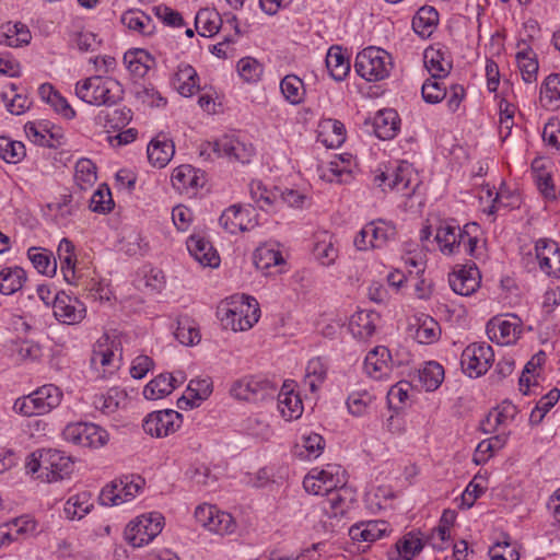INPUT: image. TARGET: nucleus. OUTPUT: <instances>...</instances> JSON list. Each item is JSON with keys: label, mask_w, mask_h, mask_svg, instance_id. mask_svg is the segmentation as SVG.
Listing matches in <instances>:
<instances>
[{"label": "nucleus", "mask_w": 560, "mask_h": 560, "mask_svg": "<svg viewBox=\"0 0 560 560\" xmlns=\"http://www.w3.org/2000/svg\"><path fill=\"white\" fill-rule=\"evenodd\" d=\"M57 255L60 260L63 277L66 281H69L68 271H71V276L74 277V266L77 261L73 243L68 238H62L59 243Z\"/></svg>", "instance_id": "obj_49"}, {"label": "nucleus", "mask_w": 560, "mask_h": 560, "mask_svg": "<svg viewBox=\"0 0 560 560\" xmlns=\"http://www.w3.org/2000/svg\"><path fill=\"white\" fill-rule=\"evenodd\" d=\"M229 305H232L236 311L242 310V315L240 317L254 316L255 323L258 322L260 316V310L258 302L250 296L242 295L237 299L233 298Z\"/></svg>", "instance_id": "obj_59"}, {"label": "nucleus", "mask_w": 560, "mask_h": 560, "mask_svg": "<svg viewBox=\"0 0 560 560\" xmlns=\"http://www.w3.org/2000/svg\"><path fill=\"white\" fill-rule=\"evenodd\" d=\"M487 332L491 340L500 345H510L516 340L521 334V327L516 322L510 320H490L487 325Z\"/></svg>", "instance_id": "obj_21"}, {"label": "nucleus", "mask_w": 560, "mask_h": 560, "mask_svg": "<svg viewBox=\"0 0 560 560\" xmlns=\"http://www.w3.org/2000/svg\"><path fill=\"white\" fill-rule=\"evenodd\" d=\"M393 364L389 350L386 347L378 346L366 354L364 369L371 377L382 380L390 374Z\"/></svg>", "instance_id": "obj_16"}, {"label": "nucleus", "mask_w": 560, "mask_h": 560, "mask_svg": "<svg viewBox=\"0 0 560 560\" xmlns=\"http://www.w3.org/2000/svg\"><path fill=\"white\" fill-rule=\"evenodd\" d=\"M374 132L382 140L393 139L400 126V118L395 109H383L374 118Z\"/></svg>", "instance_id": "obj_19"}, {"label": "nucleus", "mask_w": 560, "mask_h": 560, "mask_svg": "<svg viewBox=\"0 0 560 560\" xmlns=\"http://www.w3.org/2000/svg\"><path fill=\"white\" fill-rule=\"evenodd\" d=\"M440 336V326L433 319L429 318L424 320L416 330L415 338L418 342L423 345H429L439 339Z\"/></svg>", "instance_id": "obj_60"}, {"label": "nucleus", "mask_w": 560, "mask_h": 560, "mask_svg": "<svg viewBox=\"0 0 560 560\" xmlns=\"http://www.w3.org/2000/svg\"><path fill=\"white\" fill-rule=\"evenodd\" d=\"M280 89L288 102L298 105L303 102L304 83L295 74L285 75L280 82Z\"/></svg>", "instance_id": "obj_44"}, {"label": "nucleus", "mask_w": 560, "mask_h": 560, "mask_svg": "<svg viewBox=\"0 0 560 560\" xmlns=\"http://www.w3.org/2000/svg\"><path fill=\"white\" fill-rule=\"evenodd\" d=\"M343 488L337 489L331 487L320 502L322 511L328 516L329 520H336L339 523L340 517L347 512L349 504L347 503L342 492Z\"/></svg>", "instance_id": "obj_20"}, {"label": "nucleus", "mask_w": 560, "mask_h": 560, "mask_svg": "<svg viewBox=\"0 0 560 560\" xmlns=\"http://www.w3.org/2000/svg\"><path fill=\"white\" fill-rule=\"evenodd\" d=\"M25 156V147L20 141L0 137V158L7 163H18Z\"/></svg>", "instance_id": "obj_55"}, {"label": "nucleus", "mask_w": 560, "mask_h": 560, "mask_svg": "<svg viewBox=\"0 0 560 560\" xmlns=\"http://www.w3.org/2000/svg\"><path fill=\"white\" fill-rule=\"evenodd\" d=\"M372 234V248H383L395 240L397 231L392 222L378 219L369 222Z\"/></svg>", "instance_id": "obj_33"}, {"label": "nucleus", "mask_w": 560, "mask_h": 560, "mask_svg": "<svg viewBox=\"0 0 560 560\" xmlns=\"http://www.w3.org/2000/svg\"><path fill=\"white\" fill-rule=\"evenodd\" d=\"M320 127L323 129L322 135L328 136L323 140L326 147L338 148L345 142L346 128L341 121L332 118L324 119Z\"/></svg>", "instance_id": "obj_41"}, {"label": "nucleus", "mask_w": 560, "mask_h": 560, "mask_svg": "<svg viewBox=\"0 0 560 560\" xmlns=\"http://www.w3.org/2000/svg\"><path fill=\"white\" fill-rule=\"evenodd\" d=\"M208 145L218 156H225L230 161L248 163L254 155V147L249 143L241 141L234 136L225 135L222 138L209 142Z\"/></svg>", "instance_id": "obj_9"}, {"label": "nucleus", "mask_w": 560, "mask_h": 560, "mask_svg": "<svg viewBox=\"0 0 560 560\" xmlns=\"http://www.w3.org/2000/svg\"><path fill=\"white\" fill-rule=\"evenodd\" d=\"M460 233L462 229L459 226L448 223L440 225L435 234V241L440 246V250L446 255L454 254L458 243L457 234Z\"/></svg>", "instance_id": "obj_37"}, {"label": "nucleus", "mask_w": 560, "mask_h": 560, "mask_svg": "<svg viewBox=\"0 0 560 560\" xmlns=\"http://www.w3.org/2000/svg\"><path fill=\"white\" fill-rule=\"evenodd\" d=\"M68 442L83 447H101L108 441L107 432L94 423H71L63 430Z\"/></svg>", "instance_id": "obj_6"}, {"label": "nucleus", "mask_w": 560, "mask_h": 560, "mask_svg": "<svg viewBox=\"0 0 560 560\" xmlns=\"http://www.w3.org/2000/svg\"><path fill=\"white\" fill-rule=\"evenodd\" d=\"M481 276L476 264L459 265L450 273L448 282L452 290L459 295L469 296L480 287Z\"/></svg>", "instance_id": "obj_10"}, {"label": "nucleus", "mask_w": 560, "mask_h": 560, "mask_svg": "<svg viewBox=\"0 0 560 560\" xmlns=\"http://www.w3.org/2000/svg\"><path fill=\"white\" fill-rule=\"evenodd\" d=\"M74 179L81 189L92 186L96 180V167L89 159H81L75 164Z\"/></svg>", "instance_id": "obj_54"}, {"label": "nucleus", "mask_w": 560, "mask_h": 560, "mask_svg": "<svg viewBox=\"0 0 560 560\" xmlns=\"http://www.w3.org/2000/svg\"><path fill=\"white\" fill-rule=\"evenodd\" d=\"M479 226L477 223H468L462 229V233L457 234V252H463L466 255L475 256L478 238L476 235H472V233L477 232Z\"/></svg>", "instance_id": "obj_57"}, {"label": "nucleus", "mask_w": 560, "mask_h": 560, "mask_svg": "<svg viewBox=\"0 0 560 560\" xmlns=\"http://www.w3.org/2000/svg\"><path fill=\"white\" fill-rule=\"evenodd\" d=\"M163 521L160 513L141 515L126 526L124 537L132 547L148 545L162 532Z\"/></svg>", "instance_id": "obj_4"}, {"label": "nucleus", "mask_w": 560, "mask_h": 560, "mask_svg": "<svg viewBox=\"0 0 560 560\" xmlns=\"http://www.w3.org/2000/svg\"><path fill=\"white\" fill-rule=\"evenodd\" d=\"M421 93L424 102L436 104L446 96V88L442 86L435 79H428L422 84Z\"/></svg>", "instance_id": "obj_62"}, {"label": "nucleus", "mask_w": 560, "mask_h": 560, "mask_svg": "<svg viewBox=\"0 0 560 560\" xmlns=\"http://www.w3.org/2000/svg\"><path fill=\"white\" fill-rule=\"evenodd\" d=\"M33 396L42 410V413H47L56 408L61 400V392L55 385H44L33 393Z\"/></svg>", "instance_id": "obj_40"}, {"label": "nucleus", "mask_w": 560, "mask_h": 560, "mask_svg": "<svg viewBox=\"0 0 560 560\" xmlns=\"http://www.w3.org/2000/svg\"><path fill=\"white\" fill-rule=\"evenodd\" d=\"M313 254L323 266H330L338 258V249L334 246L331 236L327 234L315 243Z\"/></svg>", "instance_id": "obj_51"}, {"label": "nucleus", "mask_w": 560, "mask_h": 560, "mask_svg": "<svg viewBox=\"0 0 560 560\" xmlns=\"http://www.w3.org/2000/svg\"><path fill=\"white\" fill-rule=\"evenodd\" d=\"M93 508L90 492H81L70 497L65 504V513L69 520H81Z\"/></svg>", "instance_id": "obj_36"}, {"label": "nucleus", "mask_w": 560, "mask_h": 560, "mask_svg": "<svg viewBox=\"0 0 560 560\" xmlns=\"http://www.w3.org/2000/svg\"><path fill=\"white\" fill-rule=\"evenodd\" d=\"M221 322L225 328H230L233 331H244L253 327L255 324L254 316L240 317L242 310L236 311L232 305L226 303V306L221 308Z\"/></svg>", "instance_id": "obj_34"}, {"label": "nucleus", "mask_w": 560, "mask_h": 560, "mask_svg": "<svg viewBox=\"0 0 560 560\" xmlns=\"http://www.w3.org/2000/svg\"><path fill=\"white\" fill-rule=\"evenodd\" d=\"M114 340L108 335L102 336L93 347L90 364L91 368L101 377H106L112 374L115 366L114 361Z\"/></svg>", "instance_id": "obj_12"}, {"label": "nucleus", "mask_w": 560, "mask_h": 560, "mask_svg": "<svg viewBox=\"0 0 560 560\" xmlns=\"http://www.w3.org/2000/svg\"><path fill=\"white\" fill-rule=\"evenodd\" d=\"M27 256L38 272L46 276H54L56 273V259L51 257L49 252L37 247H31L27 252Z\"/></svg>", "instance_id": "obj_43"}, {"label": "nucleus", "mask_w": 560, "mask_h": 560, "mask_svg": "<svg viewBox=\"0 0 560 560\" xmlns=\"http://www.w3.org/2000/svg\"><path fill=\"white\" fill-rule=\"evenodd\" d=\"M424 63L433 79L446 77L452 68L450 62H444L443 52L435 49L424 51Z\"/></svg>", "instance_id": "obj_47"}, {"label": "nucleus", "mask_w": 560, "mask_h": 560, "mask_svg": "<svg viewBox=\"0 0 560 560\" xmlns=\"http://www.w3.org/2000/svg\"><path fill=\"white\" fill-rule=\"evenodd\" d=\"M387 529L388 524L385 521H370L351 526L349 535L357 541H375L382 538Z\"/></svg>", "instance_id": "obj_22"}, {"label": "nucleus", "mask_w": 560, "mask_h": 560, "mask_svg": "<svg viewBox=\"0 0 560 560\" xmlns=\"http://www.w3.org/2000/svg\"><path fill=\"white\" fill-rule=\"evenodd\" d=\"M132 119V112L130 108L121 107L117 109H102L95 117L97 125L109 129H121L126 127Z\"/></svg>", "instance_id": "obj_25"}, {"label": "nucleus", "mask_w": 560, "mask_h": 560, "mask_svg": "<svg viewBox=\"0 0 560 560\" xmlns=\"http://www.w3.org/2000/svg\"><path fill=\"white\" fill-rule=\"evenodd\" d=\"M420 535V532L411 530L398 539L395 544V553L397 557L402 560H411L416 557L424 546Z\"/></svg>", "instance_id": "obj_30"}, {"label": "nucleus", "mask_w": 560, "mask_h": 560, "mask_svg": "<svg viewBox=\"0 0 560 560\" xmlns=\"http://www.w3.org/2000/svg\"><path fill=\"white\" fill-rule=\"evenodd\" d=\"M219 223L231 234L249 231L257 225V222L249 218V211L237 205L225 209L219 219Z\"/></svg>", "instance_id": "obj_14"}, {"label": "nucleus", "mask_w": 560, "mask_h": 560, "mask_svg": "<svg viewBox=\"0 0 560 560\" xmlns=\"http://www.w3.org/2000/svg\"><path fill=\"white\" fill-rule=\"evenodd\" d=\"M326 67L331 78L336 81H342L350 71V61L345 56L341 47L332 46L326 56Z\"/></svg>", "instance_id": "obj_26"}, {"label": "nucleus", "mask_w": 560, "mask_h": 560, "mask_svg": "<svg viewBox=\"0 0 560 560\" xmlns=\"http://www.w3.org/2000/svg\"><path fill=\"white\" fill-rule=\"evenodd\" d=\"M114 208L112 192L107 185H101L90 199V209L97 213H107Z\"/></svg>", "instance_id": "obj_56"}, {"label": "nucleus", "mask_w": 560, "mask_h": 560, "mask_svg": "<svg viewBox=\"0 0 560 560\" xmlns=\"http://www.w3.org/2000/svg\"><path fill=\"white\" fill-rule=\"evenodd\" d=\"M7 27V33L2 35L4 39L1 40V44L19 47L30 43L32 36L25 24L18 22L11 25V23H8Z\"/></svg>", "instance_id": "obj_50"}, {"label": "nucleus", "mask_w": 560, "mask_h": 560, "mask_svg": "<svg viewBox=\"0 0 560 560\" xmlns=\"http://www.w3.org/2000/svg\"><path fill=\"white\" fill-rule=\"evenodd\" d=\"M237 71L245 81L252 82L259 79L262 68L256 59L246 57L238 61Z\"/></svg>", "instance_id": "obj_61"}, {"label": "nucleus", "mask_w": 560, "mask_h": 560, "mask_svg": "<svg viewBox=\"0 0 560 560\" xmlns=\"http://www.w3.org/2000/svg\"><path fill=\"white\" fill-rule=\"evenodd\" d=\"M516 60L525 82L530 83L536 81L538 72V61L536 55L530 48H526L516 54Z\"/></svg>", "instance_id": "obj_45"}, {"label": "nucleus", "mask_w": 560, "mask_h": 560, "mask_svg": "<svg viewBox=\"0 0 560 560\" xmlns=\"http://www.w3.org/2000/svg\"><path fill=\"white\" fill-rule=\"evenodd\" d=\"M250 196L261 209L278 203V189L268 190L260 182L250 184Z\"/></svg>", "instance_id": "obj_58"}, {"label": "nucleus", "mask_w": 560, "mask_h": 560, "mask_svg": "<svg viewBox=\"0 0 560 560\" xmlns=\"http://www.w3.org/2000/svg\"><path fill=\"white\" fill-rule=\"evenodd\" d=\"M73 462L58 450H39L33 452L26 460V471L37 474V479L47 482L62 480L72 472Z\"/></svg>", "instance_id": "obj_2"}, {"label": "nucleus", "mask_w": 560, "mask_h": 560, "mask_svg": "<svg viewBox=\"0 0 560 560\" xmlns=\"http://www.w3.org/2000/svg\"><path fill=\"white\" fill-rule=\"evenodd\" d=\"M125 489L122 478L113 480L102 489L98 498L101 504L114 506L126 502L124 500Z\"/></svg>", "instance_id": "obj_52"}, {"label": "nucleus", "mask_w": 560, "mask_h": 560, "mask_svg": "<svg viewBox=\"0 0 560 560\" xmlns=\"http://www.w3.org/2000/svg\"><path fill=\"white\" fill-rule=\"evenodd\" d=\"M189 254L203 267H218L220 257L212 244L200 235H191L187 240Z\"/></svg>", "instance_id": "obj_17"}, {"label": "nucleus", "mask_w": 560, "mask_h": 560, "mask_svg": "<svg viewBox=\"0 0 560 560\" xmlns=\"http://www.w3.org/2000/svg\"><path fill=\"white\" fill-rule=\"evenodd\" d=\"M253 260L256 268L264 273H267L271 267L284 262L281 253L267 245H261L255 249Z\"/></svg>", "instance_id": "obj_38"}, {"label": "nucleus", "mask_w": 560, "mask_h": 560, "mask_svg": "<svg viewBox=\"0 0 560 560\" xmlns=\"http://www.w3.org/2000/svg\"><path fill=\"white\" fill-rule=\"evenodd\" d=\"M493 361V349L485 342L468 345L460 357L462 369L469 377H478L487 373Z\"/></svg>", "instance_id": "obj_5"}, {"label": "nucleus", "mask_w": 560, "mask_h": 560, "mask_svg": "<svg viewBox=\"0 0 560 560\" xmlns=\"http://www.w3.org/2000/svg\"><path fill=\"white\" fill-rule=\"evenodd\" d=\"M173 85L183 96H191L198 89V74L187 63H180L173 78Z\"/></svg>", "instance_id": "obj_23"}, {"label": "nucleus", "mask_w": 560, "mask_h": 560, "mask_svg": "<svg viewBox=\"0 0 560 560\" xmlns=\"http://www.w3.org/2000/svg\"><path fill=\"white\" fill-rule=\"evenodd\" d=\"M505 442L506 438L501 435H495L491 439L481 441L475 451L474 462L477 465L486 463L495 451L503 447Z\"/></svg>", "instance_id": "obj_53"}, {"label": "nucleus", "mask_w": 560, "mask_h": 560, "mask_svg": "<svg viewBox=\"0 0 560 560\" xmlns=\"http://www.w3.org/2000/svg\"><path fill=\"white\" fill-rule=\"evenodd\" d=\"M148 160L159 168L168 164L175 153V147L172 140L166 139L165 136L159 135L148 145Z\"/></svg>", "instance_id": "obj_18"}, {"label": "nucleus", "mask_w": 560, "mask_h": 560, "mask_svg": "<svg viewBox=\"0 0 560 560\" xmlns=\"http://www.w3.org/2000/svg\"><path fill=\"white\" fill-rule=\"evenodd\" d=\"M392 66L390 56L381 48L368 47L357 55L354 69L366 81L386 78Z\"/></svg>", "instance_id": "obj_3"}, {"label": "nucleus", "mask_w": 560, "mask_h": 560, "mask_svg": "<svg viewBox=\"0 0 560 560\" xmlns=\"http://www.w3.org/2000/svg\"><path fill=\"white\" fill-rule=\"evenodd\" d=\"M120 21L129 30L137 31L144 36L153 34L155 30L153 20L141 10L130 9L126 11Z\"/></svg>", "instance_id": "obj_28"}, {"label": "nucleus", "mask_w": 560, "mask_h": 560, "mask_svg": "<svg viewBox=\"0 0 560 560\" xmlns=\"http://www.w3.org/2000/svg\"><path fill=\"white\" fill-rule=\"evenodd\" d=\"M326 375L327 366L325 363L320 358H313L307 363L304 384L314 393L317 390L319 384L325 381Z\"/></svg>", "instance_id": "obj_46"}, {"label": "nucleus", "mask_w": 560, "mask_h": 560, "mask_svg": "<svg viewBox=\"0 0 560 560\" xmlns=\"http://www.w3.org/2000/svg\"><path fill=\"white\" fill-rule=\"evenodd\" d=\"M183 417L173 409L151 412L143 420V430L152 436H166L174 433L182 424Z\"/></svg>", "instance_id": "obj_8"}, {"label": "nucleus", "mask_w": 560, "mask_h": 560, "mask_svg": "<svg viewBox=\"0 0 560 560\" xmlns=\"http://www.w3.org/2000/svg\"><path fill=\"white\" fill-rule=\"evenodd\" d=\"M409 174L410 172L408 166L399 165L390 172H382L381 174L376 175L374 183L381 187L383 191L396 190L397 192L409 197L413 194V189H409Z\"/></svg>", "instance_id": "obj_13"}, {"label": "nucleus", "mask_w": 560, "mask_h": 560, "mask_svg": "<svg viewBox=\"0 0 560 560\" xmlns=\"http://www.w3.org/2000/svg\"><path fill=\"white\" fill-rule=\"evenodd\" d=\"M372 402V397L368 393H355L348 397L347 406L353 416H362L366 412Z\"/></svg>", "instance_id": "obj_64"}, {"label": "nucleus", "mask_w": 560, "mask_h": 560, "mask_svg": "<svg viewBox=\"0 0 560 560\" xmlns=\"http://www.w3.org/2000/svg\"><path fill=\"white\" fill-rule=\"evenodd\" d=\"M175 338L185 346H194L200 341V332L196 324L188 317H182L177 320V327L174 332Z\"/></svg>", "instance_id": "obj_48"}, {"label": "nucleus", "mask_w": 560, "mask_h": 560, "mask_svg": "<svg viewBox=\"0 0 560 560\" xmlns=\"http://www.w3.org/2000/svg\"><path fill=\"white\" fill-rule=\"evenodd\" d=\"M278 408L282 417L290 421L299 419L303 413V402L299 394L279 393Z\"/></svg>", "instance_id": "obj_39"}, {"label": "nucleus", "mask_w": 560, "mask_h": 560, "mask_svg": "<svg viewBox=\"0 0 560 560\" xmlns=\"http://www.w3.org/2000/svg\"><path fill=\"white\" fill-rule=\"evenodd\" d=\"M444 380V369L438 362L431 361L419 372V382L428 392H433Z\"/></svg>", "instance_id": "obj_42"}, {"label": "nucleus", "mask_w": 560, "mask_h": 560, "mask_svg": "<svg viewBox=\"0 0 560 560\" xmlns=\"http://www.w3.org/2000/svg\"><path fill=\"white\" fill-rule=\"evenodd\" d=\"M196 521L205 528L219 535L232 534L236 528L233 516L211 504H201L195 511Z\"/></svg>", "instance_id": "obj_7"}, {"label": "nucleus", "mask_w": 560, "mask_h": 560, "mask_svg": "<svg viewBox=\"0 0 560 560\" xmlns=\"http://www.w3.org/2000/svg\"><path fill=\"white\" fill-rule=\"evenodd\" d=\"M175 382L176 378L172 374L162 373L145 385L143 396L151 400L163 398L174 390Z\"/></svg>", "instance_id": "obj_29"}, {"label": "nucleus", "mask_w": 560, "mask_h": 560, "mask_svg": "<svg viewBox=\"0 0 560 560\" xmlns=\"http://www.w3.org/2000/svg\"><path fill=\"white\" fill-rule=\"evenodd\" d=\"M135 94L139 102L150 107H160L166 104V100L153 86L140 85Z\"/></svg>", "instance_id": "obj_63"}, {"label": "nucleus", "mask_w": 560, "mask_h": 560, "mask_svg": "<svg viewBox=\"0 0 560 560\" xmlns=\"http://www.w3.org/2000/svg\"><path fill=\"white\" fill-rule=\"evenodd\" d=\"M26 272L21 267H8L0 271V293L11 295L22 289Z\"/></svg>", "instance_id": "obj_31"}, {"label": "nucleus", "mask_w": 560, "mask_h": 560, "mask_svg": "<svg viewBox=\"0 0 560 560\" xmlns=\"http://www.w3.org/2000/svg\"><path fill=\"white\" fill-rule=\"evenodd\" d=\"M539 267L549 276L560 277V248L553 241L539 240L535 246Z\"/></svg>", "instance_id": "obj_15"}, {"label": "nucleus", "mask_w": 560, "mask_h": 560, "mask_svg": "<svg viewBox=\"0 0 560 560\" xmlns=\"http://www.w3.org/2000/svg\"><path fill=\"white\" fill-rule=\"evenodd\" d=\"M172 184L178 191L203 186V177L191 165H180L172 173Z\"/></svg>", "instance_id": "obj_27"}, {"label": "nucleus", "mask_w": 560, "mask_h": 560, "mask_svg": "<svg viewBox=\"0 0 560 560\" xmlns=\"http://www.w3.org/2000/svg\"><path fill=\"white\" fill-rule=\"evenodd\" d=\"M439 22V13L433 7H422L412 19V28L421 37L431 35Z\"/></svg>", "instance_id": "obj_32"}, {"label": "nucleus", "mask_w": 560, "mask_h": 560, "mask_svg": "<svg viewBox=\"0 0 560 560\" xmlns=\"http://www.w3.org/2000/svg\"><path fill=\"white\" fill-rule=\"evenodd\" d=\"M75 94L86 104L113 107L124 100V88L113 78L93 75L75 84Z\"/></svg>", "instance_id": "obj_1"}, {"label": "nucleus", "mask_w": 560, "mask_h": 560, "mask_svg": "<svg viewBox=\"0 0 560 560\" xmlns=\"http://www.w3.org/2000/svg\"><path fill=\"white\" fill-rule=\"evenodd\" d=\"M377 319L378 315L372 311H359L350 318V331L357 338H369L375 331Z\"/></svg>", "instance_id": "obj_24"}, {"label": "nucleus", "mask_w": 560, "mask_h": 560, "mask_svg": "<svg viewBox=\"0 0 560 560\" xmlns=\"http://www.w3.org/2000/svg\"><path fill=\"white\" fill-rule=\"evenodd\" d=\"M55 317L63 324L74 325L86 315V308L77 298H71L65 292L56 294L52 303Z\"/></svg>", "instance_id": "obj_11"}, {"label": "nucleus", "mask_w": 560, "mask_h": 560, "mask_svg": "<svg viewBox=\"0 0 560 560\" xmlns=\"http://www.w3.org/2000/svg\"><path fill=\"white\" fill-rule=\"evenodd\" d=\"M540 103L544 107L560 106V73H553L546 78L540 88Z\"/></svg>", "instance_id": "obj_35"}]
</instances>
